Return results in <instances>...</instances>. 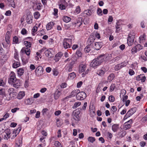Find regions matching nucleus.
<instances>
[{
	"label": "nucleus",
	"mask_w": 147,
	"mask_h": 147,
	"mask_svg": "<svg viewBox=\"0 0 147 147\" xmlns=\"http://www.w3.org/2000/svg\"><path fill=\"white\" fill-rule=\"evenodd\" d=\"M34 16L35 18L38 19L40 16V13L38 12H35L34 14Z\"/></svg>",
	"instance_id": "39"
},
{
	"label": "nucleus",
	"mask_w": 147,
	"mask_h": 147,
	"mask_svg": "<svg viewBox=\"0 0 147 147\" xmlns=\"http://www.w3.org/2000/svg\"><path fill=\"white\" fill-rule=\"evenodd\" d=\"M82 24V18L79 17L77 20L76 22L72 23V26L77 28L79 27Z\"/></svg>",
	"instance_id": "6"
},
{
	"label": "nucleus",
	"mask_w": 147,
	"mask_h": 147,
	"mask_svg": "<svg viewBox=\"0 0 147 147\" xmlns=\"http://www.w3.org/2000/svg\"><path fill=\"white\" fill-rule=\"evenodd\" d=\"M22 138H18L16 140V147H20L22 144Z\"/></svg>",
	"instance_id": "15"
},
{
	"label": "nucleus",
	"mask_w": 147,
	"mask_h": 147,
	"mask_svg": "<svg viewBox=\"0 0 147 147\" xmlns=\"http://www.w3.org/2000/svg\"><path fill=\"white\" fill-rule=\"evenodd\" d=\"M19 80H17L16 77V75L15 73L13 72H11L9 75V78L8 80V82L11 84L12 83H15L17 82Z\"/></svg>",
	"instance_id": "3"
},
{
	"label": "nucleus",
	"mask_w": 147,
	"mask_h": 147,
	"mask_svg": "<svg viewBox=\"0 0 147 147\" xmlns=\"http://www.w3.org/2000/svg\"><path fill=\"white\" fill-rule=\"evenodd\" d=\"M79 92V90L78 89L75 90H73L71 93L70 95L71 97L74 96L76 95Z\"/></svg>",
	"instance_id": "25"
},
{
	"label": "nucleus",
	"mask_w": 147,
	"mask_h": 147,
	"mask_svg": "<svg viewBox=\"0 0 147 147\" xmlns=\"http://www.w3.org/2000/svg\"><path fill=\"white\" fill-rule=\"evenodd\" d=\"M105 56L100 55L97 58L94 59L90 63V66L92 67L95 68L97 66L100 65L101 63L104 60Z\"/></svg>",
	"instance_id": "1"
},
{
	"label": "nucleus",
	"mask_w": 147,
	"mask_h": 147,
	"mask_svg": "<svg viewBox=\"0 0 147 147\" xmlns=\"http://www.w3.org/2000/svg\"><path fill=\"white\" fill-rule=\"evenodd\" d=\"M115 88V86L114 84H112L110 87V91L111 92L113 91Z\"/></svg>",
	"instance_id": "52"
},
{
	"label": "nucleus",
	"mask_w": 147,
	"mask_h": 147,
	"mask_svg": "<svg viewBox=\"0 0 147 147\" xmlns=\"http://www.w3.org/2000/svg\"><path fill=\"white\" fill-rule=\"evenodd\" d=\"M90 115L91 117H93L95 116L96 113L95 110H90Z\"/></svg>",
	"instance_id": "42"
},
{
	"label": "nucleus",
	"mask_w": 147,
	"mask_h": 147,
	"mask_svg": "<svg viewBox=\"0 0 147 147\" xmlns=\"http://www.w3.org/2000/svg\"><path fill=\"white\" fill-rule=\"evenodd\" d=\"M72 40L71 39L64 38L63 41V46L65 49H68L71 47L72 44Z\"/></svg>",
	"instance_id": "2"
},
{
	"label": "nucleus",
	"mask_w": 147,
	"mask_h": 147,
	"mask_svg": "<svg viewBox=\"0 0 147 147\" xmlns=\"http://www.w3.org/2000/svg\"><path fill=\"white\" fill-rule=\"evenodd\" d=\"M61 95L60 91L59 90H57L56 91L54 94V97L55 100L58 99Z\"/></svg>",
	"instance_id": "19"
},
{
	"label": "nucleus",
	"mask_w": 147,
	"mask_h": 147,
	"mask_svg": "<svg viewBox=\"0 0 147 147\" xmlns=\"http://www.w3.org/2000/svg\"><path fill=\"white\" fill-rule=\"evenodd\" d=\"M75 61H73L70 62L68 64L66 65V69L69 72H71L72 71V68L73 67Z\"/></svg>",
	"instance_id": "8"
},
{
	"label": "nucleus",
	"mask_w": 147,
	"mask_h": 147,
	"mask_svg": "<svg viewBox=\"0 0 147 147\" xmlns=\"http://www.w3.org/2000/svg\"><path fill=\"white\" fill-rule=\"evenodd\" d=\"M62 55L63 54L62 52H60L57 53L55 56V59L56 60V61H58Z\"/></svg>",
	"instance_id": "21"
},
{
	"label": "nucleus",
	"mask_w": 147,
	"mask_h": 147,
	"mask_svg": "<svg viewBox=\"0 0 147 147\" xmlns=\"http://www.w3.org/2000/svg\"><path fill=\"white\" fill-rule=\"evenodd\" d=\"M22 53H25L26 55L29 56L30 54V49L28 48L24 47L21 50Z\"/></svg>",
	"instance_id": "13"
},
{
	"label": "nucleus",
	"mask_w": 147,
	"mask_h": 147,
	"mask_svg": "<svg viewBox=\"0 0 147 147\" xmlns=\"http://www.w3.org/2000/svg\"><path fill=\"white\" fill-rule=\"evenodd\" d=\"M76 77V75L75 73L72 72L69 74L68 78L71 79H73Z\"/></svg>",
	"instance_id": "29"
},
{
	"label": "nucleus",
	"mask_w": 147,
	"mask_h": 147,
	"mask_svg": "<svg viewBox=\"0 0 147 147\" xmlns=\"http://www.w3.org/2000/svg\"><path fill=\"white\" fill-rule=\"evenodd\" d=\"M97 14L99 16H102V11L101 9L99 8H98L97 11Z\"/></svg>",
	"instance_id": "47"
},
{
	"label": "nucleus",
	"mask_w": 147,
	"mask_h": 147,
	"mask_svg": "<svg viewBox=\"0 0 147 147\" xmlns=\"http://www.w3.org/2000/svg\"><path fill=\"white\" fill-rule=\"evenodd\" d=\"M115 78V75L114 74H111L108 77V80L109 82L111 81Z\"/></svg>",
	"instance_id": "33"
},
{
	"label": "nucleus",
	"mask_w": 147,
	"mask_h": 147,
	"mask_svg": "<svg viewBox=\"0 0 147 147\" xmlns=\"http://www.w3.org/2000/svg\"><path fill=\"white\" fill-rule=\"evenodd\" d=\"M24 45L26 48H28L31 47L32 44L30 42L28 41H25L24 42Z\"/></svg>",
	"instance_id": "31"
},
{
	"label": "nucleus",
	"mask_w": 147,
	"mask_h": 147,
	"mask_svg": "<svg viewBox=\"0 0 147 147\" xmlns=\"http://www.w3.org/2000/svg\"><path fill=\"white\" fill-rule=\"evenodd\" d=\"M10 32L7 31L6 33L5 36V40L7 44H9L10 42Z\"/></svg>",
	"instance_id": "14"
},
{
	"label": "nucleus",
	"mask_w": 147,
	"mask_h": 147,
	"mask_svg": "<svg viewBox=\"0 0 147 147\" xmlns=\"http://www.w3.org/2000/svg\"><path fill=\"white\" fill-rule=\"evenodd\" d=\"M136 109L135 107L129 110L127 113L124 117L125 119L129 117L133 114L136 111Z\"/></svg>",
	"instance_id": "5"
},
{
	"label": "nucleus",
	"mask_w": 147,
	"mask_h": 147,
	"mask_svg": "<svg viewBox=\"0 0 147 147\" xmlns=\"http://www.w3.org/2000/svg\"><path fill=\"white\" fill-rule=\"evenodd\" d=\"M32 98H29L26 99L25 101V103L26 105H30L32 103Z\"/></svg>",
	"instance_id": "30"
},
{
	"label": "nucleus",
	"mask_w": 147,
	"mask_h": 147,
	"mask_svg": "<svg viewBox=\"0 0 147 147\" xmlns=\"http://www.w3.org/2000/svg\"><path fill=\"white\" fill-rule=\"evenodd\" d=\"M5 84V83L3 80L1 79H0V86H4Z\"/></svg>",
	"instance_id": "56"
},
{
	"label": "nucleus",
	"mask_w": 147,
	"mask_h": 147,
	"mask_svg": "<svg viewBox=\"0 0 147 147\" xmlns=\"http://www.w3.org/2000/svg\"><path fill=\"white\" fill-rule=\"evenodd\" d=\"M129 74L130 76H132L135 74V72L132 69H129Z\"/></svg>",
	"instance_id": "59"
},
{
	"label": "nucleus",
	"mask_w": 147,
	"mask_h": 147,
	"mask_svg": "<svg viewBox=\"0 0 147 147\" xmlns=\"http://www.w3.org/2000/svg\"><path fill=\"white\" fill-rule=\"evenodd\" d=\"M86 65L85 64H81L79 66V72L80 73H82L86 69Z\"/></svg>",
	"instance_id": "12"
},
{
	"label": "nucleus",
	"mask_w": 147,
	"mask_h": 147,
	"mask_svg": "<svg viewBox=\"0 0 147 147\" xmlns=\"http://www.w3.org/2000/svg\"><path fill=\"white\" fill-rule=\"evenodd\" d=\"M97 74L100 76H102L104 74V71L102 70H99L97 72Z\"/></svg>",
	"instance_id": "49"
},
{
	"label": "nucleus",
	"mask_w": 147,
	"mask_h": 147,
	"mask_svg": "<svg viewBox=\"0 0 147 147\" xmlns=\"http://www.w3.org/2000/svg\"><path fill=\"white\" fill-rule=\"evenodd\" d=\"M13 42L14 44H18L19 43L18 42V38L17 36H15L13 38Z\"/></svg>",
	"instance_id": "34"
},
{
	"label": "nucleus",
	"mask_w": 147,
	"mask_h": 147,
	"mask_svg": "<svg viewBox=\"0 0 147 147\" xmlns=\"http://www.w3.org/2000/svg\"><path fill=\"white\" fill-rule=\"evenodd\" d=\"M107 136L108 138L111 139L113 137L112 134L109 132H108L107 133Z\"/></svg>",
	"instance_id": "64"
},
{
	"label": "nucleus",
	"mask_w": 147,
	"mask_h": 147,
	"mask_svg": "<svg viewBox=\"0 0 147 147\" xmlns=\"http://www.w3.org/2000/svg\"><path fill=\"white\" fill-rule=\"evenodd\" d=\"M124 66L122 63H121L116 65L115 66L114 69L115 70L118 71Z\"/></svg>",
	"instance_id": "22"
},
{
	"label": "nucleus",
	"mask_w": 147,
	"mask_h": 147,
	"mask_svg": "<svg viewBox=\"0 0 147 147\" xmlns=\"http://www.w3.org/2000/svg\"><path fill=\"white\" fill-rule=\"evenodd\" d=\"M86 95L85 93L83 92H80V90L76 96V99L79 100H83L86 98Z\"/></svg>",
	"instance_id": "4"
},
{
	"label": "nucleus",
	"mask_w": 147,
	"mask_h": 147,
	"mask_svg": "<svg viewBox=\"0 0 147 147\" xmlns=\"http://www.w3.org/2000/svg\"><path fill=\"white\" fill-rule=\"evenodd\" d=\"M48 109L47 108L43 109L42 110V112L43 115H45L47 114V112L48 111Z\"/></svg>",
	"instance_id": "48"
},
{
	"label": "nucleus",
	"mask_w": 147,
	"mask_h": 147,
	"mask_svg": "<svg viewBox=\"0 0 147 147\" xmlns=\"http://www.w3.org/2000/svg\"><path fill=\"white\" fill-rule=\"evenodd\" d=\"M21 129V127L20 126L18 127V128L16 129V130H14L13 131V134H15V133L16 134H18L20 131Z\"/></svg>",
	"instance_id": "37"
},
{
	"label": "nucleus",
	"mask_w": 147,
	"mask_h": 147,
	"mask_svg": "<svg viewBox=\"0 0 147 147\" xmlns=\"http://www.w3.org/2000/svg\"><path fill=\"white\" fill-rule=\"evenodd\" d=\"M24 70L23 68H20L17 70L18 74L19 76H22L24 73Z\"/></svg>",
	"instance_id": "24"
},
{
	"label": "nucleus",
	"mask_w": 147,
	"mask_h": 147,
	"mask_svg": "<svg viewBox=\"0 0 147 147\" xmlns=\"http://www.w3.org/2000/svg\"><path fill=\"white\" fill-rule=\"evenodd\" d=\"M53 75L55 76H57L59 74L58 70L56 69H53L52 70Z\"/></svg>",
	"instance_id": "40"
},
{
	"label": "nucleus",
	"mask_w": 147,
	"mask_h": 147,
	"mask_svg": "<svg viewBox=\"0 0 147 147\" xmlns=\"http://www.w3.org/2000/svg\"><path fill=\"white\" fill-rule=\"evenodd\" d=\"M65 6L62 4H61L59 5V8L61 10H63L65 9Z\"/></svg>",
	"instance_id": "60"
},
{
	"label": "nucleus",
	"mask_w": 147,
	"mask_h": 147,
	"mask_svg": "<svg viewBox=\"0 0 147 147\" xmlns=\"http://www.w3.org/2000/svg\"><path fill=\"white\" fill-rule=\"evenodd\" d=\"M26 21L28 24H30L32 22V19L31 18L27 17V18Z\"/></svg>",
	"instance_id": "53"
},
{
	"label": "nucleus",
	"mask_w": 147,
	"mask_h": 147,
	"mask_svg": "<svg viewBox=\"0 0 147 147\" xmlns=\"http://www.w3.org/2000/svg\"><path fill=\"white\" fill-rule=\"evenodd\" d=\"M19 108H18L17 107L15 108L14 109H12L11 110V112L12 113H15L17 111L19 110Z\"/></svg>",
	"instance_id": "62"
},
{
	"label": "nucleus",
	"mask_w": 147,
	"mask_h": 147,
	"mask_svg": "<svg viewBox=\"0 0 147 147\" xmlns=\"http://www.w3.org/2000/svg\"><path fill=\"white\" fill-rule=\"evenodd\" d=\"M90 111L95 110V107L93 104H90L89 107Z\"/></svg>",
	"instance_id": "54"
},
{
	"label": "nucleus",
	"mask_w": 147,
	"mask_h": 147,
	"mask_svg": "<svg viewBox=\"0 0 147 147\" xmlns=\"http://www.w3.org/2000/svg\"><path fill=\"white\" fill-rule=\"evenodd\" d=\"M135 47L138 51L142 49L143 47L140 44H138L136 45Z\"/></svg>",
	"instance_id": "51"
},
{
	"label": "nucleus",
	"mask_w": 147,
	"mask_h": 147,
	"mask_svg": "<svg viewBox=\"0 0 147 147\" xmlns=\"http://www.w3.org/2000/svg\"><path fill=\"white\" fill-rule=\"evenodd\" d=\"M144 74H140L136 77V80L137 81L141 80L142 82H144L146 79V76H144Z\"/></svg>",
	"instance_id": "10"
},
{
	"label": "nucleus",
	"mask_w": 147,
	"mask_h": 147,
	"mask_svg": "<svg viewBox=\"0 0 147 147\" xmlns=\"http://www.w3.org/2000/svg\"><path fill=\"white\" fill-rule=\"evenodd\" d=\"M91 7H90L89 9L88 10V13H87L86 15L88 16H90V15H91L93 13V10L92 11H91Z\"/></svg>",
	"instance_id": "43"
},
{
	"label": "nucleus",
	"mask_w": 147,
	"mask_h": 147,
	"mask_svg": "<svg viewBox=\"0 0 147 147\" xmlns=\"http://www.w3.org/2000/svg\"><path fill=\"white\" fill-rule=\"evenodd\" d=\"M20 86V83H18V82H17V83H16L13 84V86L16 88H18L19 86Z\"/></svg>",
	"instance_id": "61"
},
{
	"label": "nucleus",
	"mask_w": 147,
	"mask_h": 147,
	"mask_svg": "<svg viewBox=\"0 0 147 147\" xmlns=\"http://www.w3.org/2000/svg\"><path fill=\"white\" fill-rule=\"evenodd\" d=\"M62 19L64 22L66 23L69 22L71 20V19L70 17L66 16H63V17Z\"/></svg>",
	"instance_id": "28"
},
{
	"label": "nucleus",
	"mask_w": 147,
	"mask_h": 147,
	"mask_svg": "<svg viewBox=\"0 0 147 147\" xmlns=\"http://www.w3.org/2000/svg\"><path fill=\"white\" fill-rule=\"evenodd\" d=\"M115 26L117 30H119L120 29L119 28H120V25L119 24V22H118L116 23Z\"/></svg>",
	"instance_id": "57"
},
{
	"label": "nucleus",
	"mask_w": 147,
	"mask_h": 147,
	"mask_svg": "<svg viewBox=\"0 0 147 147\" xmlns=\"http://www.w3.org/2000/svg\"><path fill=\"white\" fill-rule=\"evenodd\" d=\"M25 95V93L24 91H20L18 93L17 98L19 99H22Z\"/></svg>",
	"instance_id": "17"
},
{
	"label": "nucleus",
	"mask_w": 147,
	"mask_h": 147,
	"mask_svg": "<svg viewBox=\"0 0 147 147\" xmlns=\"http://www.w3.org/2000/svg\"><path fill=\"white\" fill-rule=\"evenodd\" d=\"M18 55L17 53H16L14 54V58L16 61H19V59L18 57Z\"/></svg>",
	"instance_id": "63"
},
{
	"label": "nucleus",
	"mask_w": 147,
	"mask_h": 147,
	"mask_svg": "<svg viewBox=\"0 0 147 147\" xmlns=\"http://www.w3.org/2000/svg\"><path fill=\"white\" fill-rule=\"evenodd\" d=\"M81 104V102H76L74 103V105L73 106V109H75L77 107L79 106Z\"/></svg>",
	"instance_id": "36"
},
{
	"label": "nucleus",
	"mask_w": 147,
	"mask_h": 147,
	"mask_svg": "<svg viewBox=\"0 0 147 147\" xmlns=\"http://www.w3.org/2000/svg\"><path fill=\"white\" fill-rule=\"evenodd\" d=\"M114 97L113 96H110L109 98V100L111 102H113L114 101Z\"/></svg>",
	"instance_id": "55"
},
{
	"label": "nucleus",
	"mask_w": 147,
	"mask_h": 147,
	"mask_svg": "<svg viewBox=\"0 0 147 147\" xmlns=\"http://www.w3.org/2000/svg\"><path fill=\"white\" fill-rule=\"evenodd\" d=\"M76 54L78 57H80L82 56V53L81 48H79L76 52Z\"/></svg>",
	"instance_id": "38"
},
{
	"label": "nucleus",
	"mask_w": 147,
	"mask_h": 147,
	"mask_svg": "<svg viewBox=\"0 0 147 147\" xmlns=\"http://www.w3.org/2000/svg\"><path fill=\"white\" fill-rule=\"evenodd\" d=\"M119 127V125L117 124H115L112 126V129L113 131L116 132L117 131Z\"/></svg>",
	"instance_id": "27"
},
{
	"label": "nucleus",
	"mask_w": 147,
	"mask_h": 147,
	"mask_svg": "<svg viewBox=\"0 0 147 147\" xmlns=\"http://www.w3.org/2000/svg\"><path fill=\"white\" fill-rule=\"evenodd\" d=\"M36 74L38 76H40L43 74V69L42 67L40 66L37 67L35 71Z\"/></svg>",
	"instance_id": "7"
},
{
	"label": "nucleus",
	"mask_w": 147,
	"mask_h": 147,
	"mask_svg": "<svg viewBox=\"0 0 147 147\" xmlns=\"http://www.w3.org/2000/svg\"><path fill=\"white\" fill-rule=\"evenodd\" d=\"M88 141L91 143H93L95 140V139L94 138L92 137H89L88 138Z\"/></svg>",
	"instance_id": "44"
},
{
	"label": "nucleus",
	"mask_w": 147,
	"mask_h": 147,
	"mask_svg": "<svg viewBox=\"0 0 147 147\" xmlns=\"http://www.w3.org/2000/svg\"><path fill=\"white\" fill-rule=\"evenodd\" d=\"M15 89L13 88H10L8 90V92L9 93V97L8 98H7L6 100H9L11 98V94H12L13 95H15L16 92H14Z\"/></svg>",
	"instance_id": "9"
},
{
	"label": "nucleus",
	"mask_w": 147,
	"mask_h": 147,
	"mask_svg": "<svg viewBox=\"0 0 147 147\" xmlns=\"http://www.w3.org/2000/svg\"><path fill=\"white\" fill-rule=\"evenodd\" d=\"M147 120V115H145L143 117L141 120L143 122H145Z\"/></svg>",
	"instance_id": "58"
},
{
	"label": "nucleus",
	"mask_w": 147,
	"mask_h": 147,
	"mask_svg": "<svg viewBox=\"0 0 147 147\" xmlns=\"http://www.w3.org/2000/svg\"><path fill=\"white\" fill-rule=\"evenodd\" d=\"M91 45H89L87 46L85 48V51H86L87 53L89 52L91 50L90 47Z\"/></svg>",
	"instance_id": "41"
},
{
	"label": "nucleus",
	"mask_w": 147,
	"mask_h": 147,
	"mask_svg": "<svg viewBox=\"0 0 147 147\" xmlns=\"http://www.w3.org/2000/svg\"><path fill=\"white\" fill-rule=\"evenodd\" d=\"M45 54L46 56L49 58H51L52 57L51 53V51L47 50L45 52Z\"/></svg>",
	"instance_id": "32"
},
{
	"label": "nucleus",
	"mask_w": 147,
	"mask_h": 147,
	"mask_svg": "<svg viewBox=\"0 0 147 147\" xmlns=\"http://www.w3.org/2000/svg\"><path fill=\"white\" fill-rule=\"evenodd\" d=\"M13 64V67L14 68H16L20 66L19 61H14Z\"/></svg>",
	"instance_id": "23"
},
{
	"label": "nucleus",
	"mask_w": 147,
	"mask_h": 147,
	"mask_svg": "<svg viewBox=\"0 0 147 147\" xmlns=\"http://www.w3.org/2000/svg\"><path fill=\"white\" fill-rule=\"evenodd\" d=\"M137 51H138L136 49V47H134L131 50V53L132 54H135Z\"/></svg>",
	"instance_id": "50"
},
{
	"label": "nucleus",
	"mask_w": 147,
	"mask_h": 147,
	"mask_svg": "<svg viewBox=\"0 0 147 147\" xmlns=\"http://www.w3.org/2000/svg\"><path fill=\"white\" fill-rule=\"evenodd\" d=\"M131 127L130 124L128 123V122H125L124 123V128L125 130L130 128Z\"/></svg>",
	"instance_id": "35"
},
{
	"label": "nucleus",
	"mask_w": 147,
	"mask_h": 147,
	"mask_svg": "<svg viewBox=\"0 0 147 147\" xmlns=\"http://www.w3.org/2000/svg\"><path fill=\"white\" fill-rule=\"evenodd\" d=\"M136 34L135 32L133 31H131L130 32L129 34L128 37L130 38H135Z\"/></svg>",
	"instance_id": "26"
},
{
	"label": "nucleus",
	"mask_w": 147,
	"mask_h": 147,
	"mask_svg": "<svg viewBox=\"0 0 147 147\" xmlns=\"http://www.w3.org/2000/svg\"><path fill=\"white\" fill-rule=\"evenodd\" d=\"M95 39V37L94 35H91L88 39L87 41L88 44L91 45Z\"/></svg>",
	"instance_id": "11"
},
{
	"label": "nucleus",
	"mask_w": 147,
	"mask_h": 147,
	"mask_svg": "<svg viewBox=\"0 0 147 147\" xmlns=\"http://www.w3.org/2000/svg\"><path fill=\"white\" fill-rule=\"evenodd\" d=\"M134 39V38H129L128 37H127V43L129 46H131L132 45L133 43Z\"/></svg>",
	"instance_id": "18"
},
{
	"label": "nucleus",
	"mask_w": 147,
	"mask_h": 147,
	"mask_svg": "<svg viewBox=\"0 0 147 147\" xmlns=\"http://www.w3.org/2000/svg\"><path fill=\"white\" fill-rule=\"evenodd\" d=\"M54 24V23L53 22H50L48 23L47 25L46 28L47 30H49L52 28Z\"/></svg>",
	"instance_id": "20"
},
{
	"label": "nucleus",
	"mask_w": 147,
	"mask_h": 147,
	"mask_svg": "<svg viewBox=\"0 0 147 147\" xmlns=\"http://www.w3.org/2000/svg\"><path fill=\"white\" fill-rule=\"evenodd\" d=\"M102 46L101 42H96L94 44V48L97 50H99Z\"/></svg>",
	"instance_id": "16"
},
{
	"label": "nucleus",
	"mask_w": 147,
	"mask_h": 147,
	"mask_svg": "<svg viewBox=\"0 0 147 147\" xmlns=\"http://www.w3.org/2000/svg\"><path fill=\"white\" fill-rule=\"evenodd\" d=\"M0 95H4V96H6L4 90L3 88H0Z\"/></svg>",
	"instance_id": "45"
},
{
	"label": "nucleus",
	"mask_w": 147,
	"mask_h": 147,
	"mask_svg": "<svg viewBox=\"0 0 147 147\" xmlns=\"http://www.w3.org/2000/svg\"><path fill=\"white\" fill-rule=\"evenodd\" d=\"M81 11V9L80 7L79 6L77 7L75 11V12L76 13V14H78L80 13Z\"/></svg>",
	"instance_id": "46"
}]
</instances>
